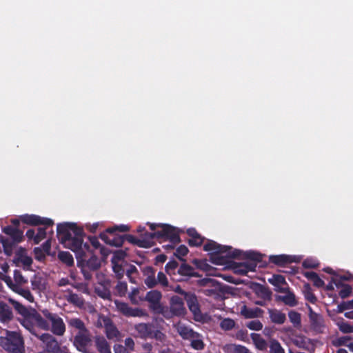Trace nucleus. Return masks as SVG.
Returning a JSON list of instances; mask_svg holds the SVG:
<instances>
[{"label": "nucleus", "mask_w": 353, "mask_h": 353, "mask_svg": "<svg viewBox=\"0 0 353 353\" xmlns=\"http://www.w3.org/2000/svg\"><path fill=\"white\" fill-rule=\"evenodd\" d=\"M20 220L23 223L32 226L42 225L46 227H52L54 225V221L52 219L41 217L36 214H26L21 215L20 216Z\"/></svg>", "instance_id": "9d476101"}, {"label": "nucleus", "mask_w": 353, "mask_h": 353, "mask_svg": "<svg viewBox=\"0 0 353 353\" xmlns=\"http://www.w3.org/2000/svg\"><path fill=\"white\" fill-rule=\"evenodd\" d=\"M32 288L33 290H41V278L34 276L30 281Z\"/></svg>", "instance_id": "338daca9"}, {"label": "nucleus", "mask_w": 353, "mask_h": 353, "mask_svg": "<svg viewBox=\"0 0 353 353\" xmlns=\"http://www.w3.org/2000/svg\"><path fill=\"white\" fill-rule=\"evenodd\" d=\"M302 265L304 268H316L319 263L313 259H307L303 261Z\"/></svg>", "instance_id": "69168bd1"}, {"label": "nucleus", "mask_w": 353, "mask_h": 353, "mask_svg": "<svg viewBox=\"0 0 353 353\" xmlns=\"http://www.w3.org/2000/svg\"><path fill=\"white\" fill-rule=\"evenodd\" d=\"M332 281L337 288L341 287L342 289L339 291V296L344 299L349 297L352 293V287L349 284H344L341 281H338L336 279L332 278Z\"/></svg>", "instance_id": "cd10ccee"}, {"label": "nucleus", "mask_w": 353, "mask_h": 353, "mask_svg": "<svg viewBox=\"0 0 353 353\" xmlns=\"http://www.w3.org/2000/svg\"><path fill=\"white\" fill-rule=\"evenodd\" d=\"M32 319L34 320V323L37 325V327H39L43 330H48L50 329V325L48 322L43 319L41 315L38 313L36 310L32 312Z\"/></svg>", "instance_id": "c756f323"}, {"label": "nucleus", "mask_w": 353, "mask_h": 353, "mask_svg": "<svg viewBox=\"0 0 353 353\" xmlns=\"http://www.w3.org/2000/svg\"><path fill=\"white\" fill-rule=\"evenodd\" d=\"M187 234L190 237L188 241L190 247H199L203 243L204 237L201 236L194 228L188 229Z\"/></svg>", "instance_id": "4be33fe9"}, {"label": "nucleus", "mask_w": 353, "mask_h": 353, "mask_svg": "<svg viewBox=\"0 0 353 353\" xmlns=\"http://www.w3.org/2000/svg\"><path fill=\"white\" fill-rule=\"evenodd\" d=\"M185 299L187 302L188 307L193 314L194 319H197L198 318L201 317L202 314L196 295L193 294H186Z\"/></svg>", "instance_id": "f3484780"}, {"label": "nucleus", "mask_w": 353, "mask_h": 353, "mask_svg": "<svg viewBox=\"0 0 353 353\" xmlns=\"http://www.w3.org/2000/svg\"><path fill=\"white\" fill-rule=\"evenodd\" d=\"M288 317L294 327L299 328L301 326V316L299 312L290 310L288 312Z\"/></svg>", "instance_id": "e433bc0d"}, {"label": "nucleus", "mask_w": 353, "mask_h": 353, "mask_svg": "<svg viewBox=\"0 0 353 353\" xmlns=\"http://www.w3.org/2000/svg\"><path fill=\"white\" fill-rule=\"evenodd\" d=\"M143 238L138 239L132 234H125L124 241L137 245L139 248H149L154 245V239L168 238L172 243L181 241L179 232L176 228L172 225H164L163 230H157L154 232H145Z\"/></svg>", "instance_id": "7ed1b4c3"}, {"label": "nucleus", "mask_w": 353, "mask_h": 353, "mask_svg": "<svg viewBox=\"0 0 353 353\" xmlns=\"http://www.w3.org/2000/svg\"><path fill=\"white\" fill-rule=\"evenodd\" d=\"M162 294L161 292L158 290H151L147 292L145 296V301L149 303L150 309L155 314H165V307L161 304V299Z\"/></svg>", "instance_id": "6e6552de"}, {"label": "nucleus", "mask_w": 353, "mask_h": 353, "mask_svg": "<svg viewBox=\"0 0 353 353\" xmlns=\"http://www.w3.org/2000/svg\"><path fill=\"white\" fill-rule=\"evenodd\" d=\"M78 266L85 265L89 270L96 271L101 267V261L95 256L92 255L88 260L85 259V254L82 259L77 260Z\"/></svg>", "instance_id": "6ab92c4d"}, {"label": "nucleus", "mask_w": 353, "mask_h": 353, "mask_svg": "<svg viewBox=\"0 0 353 353\" xmlns=\"http://www.w3.org/2000/svg\"><path fill=\"white\" fill-rule=\"evenodd\" d=\"M30 314L28 317H24L21 321V324L27 330H28L32 335L35 336L38 339L39 338V334L37 332V327L35 325L34 320L32 319Z\"/></svg>", "instance_id": "a878e982"}, {"label": "nucleus", "mask_w": 353, "mask_h": 353, "mask_svg": "<svg viewBox=\"0 0 353 353\" xmlns=\"http://www.w3.org/2000/svg\"><path fill=\"white\" fill-rule=\"evenodd\" d=\"M240 313L245 319H254L262 317L264 311L262 309L257 307H250L245 305H243L241 307Z\"/></svg>", "instance_id": "aec40b11"}, {"label": "nucleus", "mask_w": 353, "mask_h": 353, "mask_svg": "<svg viewBox=\"0 0 353 353\" xmlns=\"http://www.w3.org/2000/svg\"><path fill=\"white\" fill-rule=\"evenodd\" d=\"M14 288H12V291L20 294L23 298H25L26 300H28L30 303L34 302V296L30 292V290L28 288H23L21 286L14 285Z\"/></svg>", "instance_id": "473e14b6"}, {"label": "nucleus", "mask_w": 353, "mask_h": 353, "mask_svg": "<svg viewBox=\"0 0 353 353\" xmlns=\"http://www.w3.org/2000/svg\"><path fill=\"white\" fill-rule=\"evenodd\" d=\"M10 301L12 303L13 307L16 310V311L21 314L23 318L28 317L30 314H32V312H30L26 307L23 305L19 302L10 299Z\"/></svg>", "instance_id": "72a5a7b5"}, {"label": "nucleus", "mask_w": 353, "mask_h": 353, "mask_svg": "<svg viewBox=\"0 0 353 353\" xmlns=\"http://www.w3.org/2000/svg\"><path fill=\"white\" fill-rule=\"evenodd\" d=\"M350 339H351V337L348 336L339 337V338H337L336 339H335L333 341V345L334 346H336V347H339V346H342V345H347V342Z\"/></svg>", "instance_id": "680f3d73"}, {"label": "nucleus", "mask_w": 353, "mask_h": 353, "mask_svg": "<svg viewBox=\"0 0 353 353\" xmlns=\"http://www.w3.org/2000/svg\"><path fill=\"white\" fill-rule=\"evenodd\" d=\"M98 324L101 327H104L106 336L109 339L117 338L119 335V332L114 325L112 319L105 316H100L98 320Z\"/></svg>", "instance_id": "f8f14e48"}, {"label": "nucleus", "mask_w": 353, "mask_h": 353, "mask_svg": "<svg viewBox=\"0 0 353 353\" xmlns=\"http://www.w3.org/2000/svg\"><path fill=\"white\" fill-rule=\"evenodd\" d=\"M179 274L187 277H199L200 275L195 272L194 268L187 263H182L177 270Z\"/></svg>", "instance_id": "7c9ffc66"}, {"label": "nucleus", "mask_w": 353, "mask_h": 353, "mask_svg": "<svg viewBox=\"0 0 353 353\" xmlns=\"http://www.w3.org/2000/svg\"><path fill=\"white\" fill-rule=\"evenodd\" d=\"M278 299L282 301L286 305L294 307L297 305V301L294 293L288 292L285 296H279Z\"/></svg>", "instance_id": "c9c22d12"}, {"label": "nucleus", "mask_w": 353, "mask_h": 353, "mask_svg": "<svg viewBox=\"0 0 353 353\" xmlns=\"http://www.w3.org/2000/svg\"><path fill=\"white\" fill-rule=\"evenodd\" d=\"M269 261L277 266L285 267L288 264L296 262V261L295 260V256L286 254H279L270 256Z\"/></svg>", "instance_id": "a211bd4d"}, {"label": "nucleus", "mask_w": 353, "mask_h": 353, "mask_svg": "<svg viewBox=\"0 0 353 353\" xmlns=\"http://www.w3.org/2000/svg\"><path fill=\"white\" fill-rule=\"evenodd\" d=\"M58 256L61 261L65 263L68 266H72L74 264L73 257L72 254L68 252H60Z\"/></svg>", "instance_id": "a19ab883"}, {"label": "nucleus", "mask_w": 353, "mask_h": 353, "mask_svg": "<svg viewBox=\"0 0 353 353\" xmlns=\"http://www.w3.org/2000/svg\"><path fill=\"white\" fill-rule=\"evenodd\" d=\"M48 227L45 226V228H38L37 233L35 236V244H39L42 240L46 239V229Z\"/></svg>", "instance_id": "603ef678"}, {"label": "nucleus", "mask_w": 353, "mask_h": 353, "mask_svg": "<svg viewBox=\"0 0 353 353\" xmlns=\"http://www.w3.org/2000/svg\"><path fill=\"white\" fill-rule=\"evenodd\" d=\"M0 345L8 353H25L23 339L17 332L7 330L6 336L0 337Z\"/></svg>", "instance_id": "423d86ee"}, {"label": "nucleus", "mask_w": 353, "mask_h": 353, "mask_svg": "<svg viewBox=\"0 0 353 353\" xmlns=\"http://www.w3.org/2000/svg\"><path fill=\"white\" fill-rule=\"evenodd\" d=\"M95 346L99 353H111L110 346L103 336L95 337Z\"/></svg>", "instance_id": "c85d7f7f"}, {"label": "nucleus", "mask_w": 353, "mask_h": 353, "mask_svg": "<svg viewBox=\"0 0 353 353\" xmlns=\"http://www.w3.org/2000/svg\"><path fill=\"white\" fill-rule=\"evenodd\" d=\"M250 336L256 348L259 350H265L267 349L268 343L261 336V334L257 333H252Z\"/></svg>", "instance_id": "2f4dec72"}, {"label": "nucleus", "mask_w": 353, "mask_h": 353, "mask_svg": "<svg viewBox=\"0 0 353 353\" xmlns=\"http://www.w3.org/2000/svg\"><path fill=\"white\" fill-rule=\"evenodd\" d=\"M89 240H90V242L92 244V245L95 249L100 248V252H101V254L103 256H106L108 254V250L104 247L101 245V243L99 241V239H98L97 237H96V236H90L89 237Z\"/></svg>", "instance_id": "79ce46f5"}, {"label": "nucleus", "mask_w": 353, "mask_h": 353, "mask_svg": "<svg viewBox=\"0 0 353 353\" xmlns=\"http://www.w3.org/2000/svg\"><path fill=\"white\" fill-rule=\"evenodd\" d=\"M157 285L159 284L163 288H166L168 286V280L166 275L163 272H159L157 274V278L156 280Z\"/></svg>", "instance_id": "4d7b16f0"}, {"label": "nucleus", "mask_w": 353, "mask_h": 353, "mask_svg": "<svg viewBox=\"0 0 353 353\" xmlns=\"http://www.w3.org/2000/svg\"><path fill=\"white\" fill-rule=\"evenodd\" d=\"M305 288L307 290L305 292V298L307 301L310 302L311 303L314 304L317 301V298L314 295V294L310 290V287L309 284L305 285Z\"/></svg>", "instance_id": "8fccbe9b"}, {"label": "nucleus", "mask_w": 353, "mask_h": 353, "mask_svg": "<svg viewBox=\"0 0 353 353\" xmlns=\"http://www.w3.org/2000/svg\"><path fill=\"white\" fill-rule=\"evenodd\" d=\"M311 328L319 333L323 332V329L325 327L324 320L321 314H313L312 316L309 318Z\"/></svg>", "instance_id": "b1692460"}, {"label": "nucleus", "mask_w": 353, "mask_h": 353, "mask_svg": "<svg viewBox=\"0 0 353 353\" xmlns=\"http://www.w3.org/2000/svg\"><path fill=\"white\" fill-rule=\"evenodd\" d=\"M134 330L143 339H155L161 343L166 340V335L161 332V327L153 322L137 323L134 325Z\"/></svg>", "instance_id": "39448f33"}, {"label": "nucleus", "mask_w": 353, "mask_h": 353, "mask_svg": "<svg viewBox=\"0 0 353 353\" xmlns=\"http://www.w3.org/2000/svg\"><path fill=\"white\" fill-rule=\"evenodd\" d=\"M256 294L258 297L264 301H270L272 300V292L267 286L257 283L256 285Z\"/></svg>", "instance_id": "bb28decb"}, {"label": "nucleus", "mask_w": 353, "mask_h": 353, "mask_svg": "<svg viewBox=\"0 0 353 353\" xmlns=\"http://www.w3.org/2000/svg\"><path fill=\"white\" fill-rule=\"evenodd\" d=\"M57 234L60 243L75 253L77 260L82 259L85 250H90V245L87 243H83V229L74 223H59Z\"/></svg>", "instance_id": "f257e3e1"}, {"label": "nucleus", "mask_w": 353, "mask_h": 353, "mask_svg": "<svg viewBox=\"0 0 353 353\" xmlns=\"http://www.w3.org/2000/svg\"><path fill=\"white\" fill-rule=\"evenodd\" d=\"M229 353H252L245 346L237 344H230L227 347Z\"/></svg>", "instance_id": "58836bf2"}, {"label": "nucleus", "mask_w": 353, "mask_h": 353, "mask_svg": "<svg viewBox=\"0 0 353 353\" xmlns=\"http://www.w3.org/2000/svg\"><path fill=\"white\" fill-rule=\"evenodd\" d=\"M14 280L16 285H19L21 286V285L26 284L28 283V280L24 278L22 275L21 272L19 270H15L14 271Z\"/></svg>", "instance_id": "a18cd8bd"}, {"label": "nucleus", "mask_w": 353, "mask_h": 353, "mask_svg": "<svg viewBox=\"0 0 353 353\" xmlns=\"http://www.w3.org/2000/svg\"><path fill=\"white\" fill-rule=\"evenodd\" d=\"M115 305L117 310L121 312L123 315L127 317H143L147 316V312L141 308H133L130 307L128 303L115 301Z\"/></svg>", "instance_id": "1a4fd4ad"}, {"label": "nucleus", "mask_w": 353, "mask_h": 353, "mask_svg": "<svg viewBox=\"0 0 353 353\" xmlns=\"http://www.w3.org/2000/svg\"><path fill=\"white\" fill-rule=\"evenodd\" d=\"M46 345L48 353H55L61 346L54 336L48 333L41 334L39 338Z\"/></svg>", "instance_id": "dca6fc26"}, {"label": "nucleus", "mask_w": 353, "mask_h": 353, "mask_svg": "<svg viewBox=\"0 0 353 353\" xmlns=\"http://www.w3.org/2000/svg\"><path fill=\"white\" fill-rule=\"evenodd\" d=\"M350 309H353L352 300L347 301H343L340 304H339L337 306L336 312L338 313H342L345 310Z\"/></svg>", "instance_id": "13d9d810"}, {"label": "nucleus", "mask_w": 353, "mask_h": 353, "mask_svg": "<svg viewBox=\"0 0 353 353\" xmlns=\"http://www.w3.org/2000/svg\"><path fill=\"white\" fill-rule=\"evenodd\" d=\"M181 336L185 339H192L193 338L199 336V334L194 332L191 329L185 328L180 332Z\"/></svg>", "instance_id": "3c124183"}, {"label": "nucleus", "mask_w": 353, "mask_h": 353, "mask_svg": "<svg viewBox=\"0 0 353 353\" xmlns=\"http://www.w3.org/2000/svg\"><path fill=\"white\" fill-rule=\"evenodd\" d=\"M99 237L106 244L115 247L121 246L124 242V235H119L116 232L108 233L107 229L100 234Z\"/></svg>", "instance_id": "4468645a"}, {"label": "nucleus", "mask_w": 353, "mask_h": 353, "mask_svg": "<svg viewBox=\"0 0 353 353\" xmlns=\"http://www.w3.org/2000/svg\"><path fill=\"white\" fill-rule=\"evenodd\" d=\"M270 344V353H285L280 343L276 339H272Z\"/></svg>", "instance_id": "c03bdc74"}, {"label": "nucleus", "mask_w": 353, "mask_h": 353, "mask_svg": "<svg viewBox=\"0 0 353 353\" xmlns=\"http://www.w3.org/2000/svg\"><path fill=\"white\" fill-rule=\"evenodd\" d=\"M178 262L174 260L169 261L165 267L166 272L169 274H172V271H174L178 268Z\"/></svg>", "instance_id": "0e129e2a"}, {"label": "nucleus", "mask_w": 353, "mask_h": 353, "mask_svg": "<svg viewBox=\"0 0 353 353\" xmlns=\"http://www.w3.org/2000/svg\"><path fill=\"white\" fill-rule=\"evenodd\" d=\"M115 290L119 296H125L128 290V285L125 282L119 281L115 287Z\"/></svg>", "instance_id": "49530a36"}, {"label": "nucleus", "mask_w": 353, "mask_h": 353, "mask_svg": "<svg viewBox=\"0 0 353 353\" xmlns=\"http://www.w3.org/2000/svg\"><path fill=\"white\" fill-rule=\"evenodd\" d=\"M91 343V339L90 337L89 331L87 332H78V334L74 338V345L77 347V349L81 352H85L88 350V346Z\"/></svg>", "instance_id": "ddd939ff"}, {"label": "nucleus", "mask_w": 353, "mask_h": 353, "mask_svg": "<svg viewBox=\"0 0 353 353\" xmlns=\"http://www.w3.org/2000/svg\"><path fill=\"white\" fill-rule=\"evenodd\" d=\"M232 249L230 246L220 245L212 240H208L203 246L204 251L212 252L210 261L216 265L226 264L232 259L243 258L256 263L262 259V256L259 253L253 251L243 252L237 249Z\"/></svg>", "instance_id": "f03ea898"}, {"label": "nucleus", "mask_w": 353, "mask_h": 353, "mask_svg": "<svg viewBox=\"0 0 353 353\" xmlns=\"http://www.w3.org/2000/svg\"><path fill=\"white\" fill-rule=\"evenodd\" d=\"M2 231L10 237L8 239L3 236H0V242L2 244L3 252L7 256H11L14 247L24 240L23 232L11 225L3 228Z\"/></svg>", "instance_id": "20e7f679"}, {"label": "nucleus", "mask_w": 353, "mask_h": 353, "mask_svg": "<svg viewBox=\"0 0 353 353\" xmlns=\"http://www.w3.org/2000/svg\"><path fill=\"white\" fill-rule=\"evenodd\" d=\"M269 316L273 323L281 325L286 320V316L284 313L276 309H268Z\"/></svg>", "instance_id": "393cba45"}, {"label": "nucleus", "mask_w": 353, "mask_h": 353, "mask_svg": "<svg viewBox=\"0 0 353 353\" xmlns=\"http://www.w3.org/2000/svg\"><path fill=\"white\" fill-rule=\"evenodd\" d=\"M13 319L12 307L3 301L0 302V321L6 323Z\"/></svg>", "instance_id": "412c9836"}, {"label": "nucleus", "mask_w": 353, "mask_h": 353, "mask_svg": "<svg viewBox=\"0 0 353 353\" xmlns=\"http://www.w3.org/2000/svg\"><path fill=\"white\" fill-rule=\"evenodd\" d=\"M309 339L305 336H297L293 340V343L296 346L299 347L306 349V345H307V342L309 341Z\"/></svg>", "instance_id": "09e8293b"}, {"label": "nucleus", "mask_w": 353, "mask_h": 353, "mask_svg": "<svg viewBox=\"0 0 353 353\" xmlns=\"http://www.w3.org/2000/svg\"><path fill=\"white\" fill-rule=\"evenodd\" d=\"M339 330L343 333L348 334L353 332V326L348 323H342L339 325Z\"/></svg>", "instance_id": "774afa93"}, {"label": "nucleus", "mask_w": 353, "mask_h": 353, "mask_svg": "<svg viewBox=\"0 0 353 353\" xmlns=\"http://www.w3.org/2000/svg\"><path fill=\"white\" fill-rule=\"evenodd\" d=\"M190 345L192 348L197 350H201L205 347L203 341L199 338V336L193 338L191 340Z\"/></svg>", "instance_id": "864d4df0"}, {"label": "nucleus", "mask_w": 353, "mask_h": 353, "mask_svg": "<svg viewBox=\"0 0 353 353\" xmlns=\"http://www.w3.org/2000/svg\"><path fill=\"white\" fill-rule=\"evenodd\" d=\"M203 285L210 286L211 288L205 289V294L208 296H212L214 298L221 296L226 292L225 286L214 279H208L202 280Z\"/></svg>", "instance_id": "9b49d317"}, {"label": "nucleus", "mask_w": 353, "mask_h": 353, "mask_svg": "<svg viewBox=\"0 0 353 353\" xmlns=\"http://www.w3.org/2000/svg\"><path fill=\"white\" fill-rule=\"evenodd\" d=\"M248 328L251 330L259 331L263 328V324L259 320H253L246 324Z\"/></svg>", "instance_id": "6e6d98bb"}, {"label": "nucleus", "mask_w": 353, "mask_h": 353, "mask_svg": "<svg viewBox=\"0 0 353 353\" xmlns=\"http://www.w3.org/2000/svg\"><path fill=\"white\" fill-rule=\"evenodd\" d=\"M42 314L51 323L52 332L57 336H63L65 332L63 319L57 314L52 313L47 309L42 310Z\"/></svg>", "instance_id": "0eeeda50"}, {"label": "nucleus", "mask_w": 353, "mask_h": 353, "mask_svg": "<svg viewBox=\"0 0 353 353\" xmlns=\"http://www.w3.org/2000/svg\"><path fill=\"white\" fill-rule=\"evenodd\" d=\"M113 271L116 274V277L117 279H121L124 275V270L122 265L119 264H114L113 265Z\"/></svg>", "instance_id": "e2e57ef3"}, {"label": "nucleus", "mask_w": 353, "mask_h": 353, "mask_svg": "<svg viewBox=\"0 0 353 353\" xmlns=\"http://www.w3.org/2000/svg\"><path fill=\"white\" fill-rule=\"evenodd\" d=\"M268 281L275 287H279L280 285H288L285 277L281 274L273 275L272 278L268 279Z\"/></svg>", "instance_id": "ea45409f"}, {"label": "nucleus", "mask_w": 353, "mask_h": 353, "mask_svg": "<svg viewBox=\"0 0 353 353\" xmlns=\"http://www.w3.org/2000/svg\"><path fill=\"white\" fill-rule=\"evenodd\" d=\"M68 324L70 326L79 330V332H87V330H88L83 321L79 318L71 319L68 321Z\"/></svg>", "instance_id": "4c0bfd02"}, {"label": "nucleus", "mask_w": 353, "mask_h": 353, "mask_svg": "<svg viewBox=\"0 0 353 353\" xmlns=\"http://www.w3.org/2000/svg\"><path fill=\"white\" fill-rule=\"evenodd\" d=\"M67 301L79 307H81L84 305V299L83 298L75 293H73L72 292H70L67 297Z\"/></svg>", "instance_id": "f704fd0d"}, {"label": "nucleus", "mask_w": 353, "mask_h": 353, "mask_svg": "<svg viewBox=\"0 0 353 353\" xmlns=\"http://www.w3.org/2000/svg\"><path fill=\"white\" fill-rule=\"evenodd\" d=\"M188 253V248L184 245H181L176 250L174 255L181 261H184L182 256H185Z\"/></svg>", "instance_id": "bf43d9fd"}, {"label": "nucleus", "mask_w": 353, "mask_h": 353, "mask_svg": "<svg viewBox=\"0 0 353 353\" xmlns=\"http://www.w3.org/2000/svg\"><path fill=\"white\" fill-rule=\"evenodd\" d=\"M130 230L129 226L126 225H116L112 228H107L108 233H114L117 232H125Z\"/></svg>", "instance_id": "052dcab7"}, {"label": "nucleus", "mask_w": 353, "mask_h": 353, "mask_svg": "<svg viewBox=\"0 0 353 353\" xmlns=\"http://www.w3.org/2000/svg\"><path fill=\"white\" fill-rule=\"evenodd\" d=\"M235 326V321L230 318H225L220 322V327L225 331L232 330Z\"/></svg>", "instance_id": "37998d69"}, {"label": "nucleus", "mask_w": 353, "mask_h": 353, "mask_svg": "<svg viewBox=\"0 0 353 353\" xmlns=\"http://www.w3.org/2000/svg\"><path fill=\"white\" fill-rule=\"evenodd\" d=\"M155 273V270L151 266H148L143 270V274L145 276L144 283L149 288H153L157 285Z\"/></svg>", "instance_id": "5701e85b"}, {"label": "nucleus", "mask_w": 353, "mask_h": 353, "mask_svg": "<svg viewBox=\"0 0 353 353\" xmlns=\"http://www.w3.org/2000/svg\"><path fill=\"white\" fill-rule=\"evenodd\" d=\"M170 312L174 316H183L185 314V307L184 306L183 299L174 295L172 296L170 301Z\"/></svg>", "instance_id": "2eb2a0df"}, {"label": "nucleus", "mask_w": 353, "mask_h": 353, "mask_svg": "<svg viewBox=\"0 0 353 353\" xmlns=\"http://www.w3.org/2000/svg\"><path fill=\"white\" fill-rule=\"evenodd\" d=\"M192 263L196 266V268L208 272L210 269V265L204 260L194 259Z\"/></svg>", "instance_id": "5fc2aeb1"}, {"label": "nucleus", "mask_w": 353, "mask_h": 353, "mask_svg": "<svg viewBox=\"0 0 353 353\" xmlns=\"http://www.w3.org/2000/svg\"><path fill=\"white\" fill-rule=\"evenodd\" d=\"M42 250L46 254H50L51 250V241L50 239L47 240L41 245V248L37 247L34 249V252L35 254H38L39 252H41Z\"/></svg>", "instance_id": "de8ad7c7"}]
</instances>
